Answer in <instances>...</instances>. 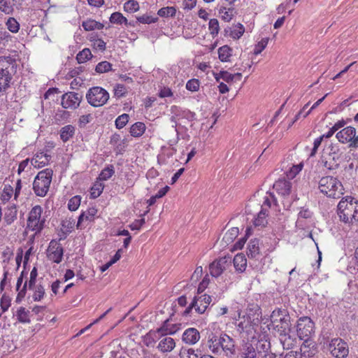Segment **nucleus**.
Masks as SVG:
<instances>
[{
  "instance_id": "nucleus-1",
  "label": "nucleus",
  "mask_w": 358,
  "mask_h": 358,
  "mask_svg": "<svg viewBox=\"0 0 358 358\" xmlns=\"http://www.w3.org/2000/svg\"><path fill=\"white\" fill-rule=\"evenodd\" d=\"M345 159V148L338 143L326 145L322 152L320 162L328 170L337 169Z\"/></svg>"
},
{
  "instance_id": "nucleus-2",
  "label": "nucleus",
  "mask_w": 358,
  "mask_h": 358,
  "mask_svg": "<svg viewBox=\"0 0 358 358\" xmlns=\"http://www.w3.org/2000/svg\"><path fill=\"white\" fill-rule=\"evenodd\" d=\"M340 220L345 223L357 221L358 201L351 196L343 198L337 206Z\"/></svg>"
},
{
  "instance_id": "nucleus-3",
  "label": "nucleus",
  "mask_w": 358,
  "mask_h": 358,
  "mask_svg": "<svg viewBox=\"0 0 358 358\" xmlns=\"http://www.w3.org/2000/svg\"><path fill=\"white\" fill-rule=\"evenodd\" d=\"M17 64L10 57H0V92L10 87V82L17 72Z\"/></svg>"
},
{
  "instance_id": "nucleus-4",
  "label": "nucleus",
  "mask_w": 358,
  "mask_h": 358,
  "mask_svg": "<svg viewBox=\"0 0 358 358\" xmlns=\"http://www.w3.org/2000/svg\"><path fill=\"white\" fill-rule=\"evenodd\" d=\"M271 325L275 336L292 331L290 316L285 309H275L271 315Z\"/></svg>"
},
{
  "instance_id": "nucleus-5",
  "label": "nucleus",
  "mask_w": 358,
  "mask_h": 358,
  "mask_svg": "<svg viewBox=\"0 0 358 358\" xmlns=\"http://www.w3.org/2000/svg\"><path fill=\"white\" fill-rule=\"evenodd\" d=\"M320 192L328 197L338 199L343 194L342 183L333 176L322 177L319 181Z\"/></svg>"
},
{
  "instance_id": "nucleus-6",
  "label": "nucleus",
  "mask_w": 358,
  "mask_h": 358,
  "mask_svg": "<svg viewBox=\"0 0 358 358\" xmlns=\"http://www.w3.org/2000/svg\"><path fill=\"white\" fill-rule=\"evenodd\" d=\"M52 171L46 169L40 171L33 182V189L38 196H45L49 189L52 181Z\"/></svg>"
},
{
  "instance_id": "nucleus-7",
  "label": "nucleus",
  "mask_w": 358,
  "mask_h": 358,
  "mask_svg": "<svg viewBox=\"0 0 358 358\" xmlns=\"http://www.w3.org/2000/svg\"><path fill=\"white\" fill-rule=\"evenodd\" d=\"M43 208L37 205L34 206L29 213L27 219V228L36 234L39 233L44 228L45 219L41 217Z\"/></svg>"
},
{
  "instance_id": "nucleus-8",
  "label": "nucleus",
  "mask_w": 358,
  "mask_h": 358,
  "mask_svg": "<svg viewBox=\"0 0 358 358\" xmlns=\"http://www.w3.org/2000/svg\"><path fill=\"white\" fill-rule=\"evenodd\" d=\"M86 99L91 106L99 107L106 103L109 99V94L101 87H93L87 91Z\"/></svg>"
},
{
  "instance_id": "nucleus-9",
  "label": "nucleus",
  "mask_w": 358,
  "mask_h": 358,
  "mask_svg": "<svg viewBox=\"0 0 358 358\" xmlns=\"http://www.w3.org/2000/svg\"><path fill=\"white\" fill-rule=\"evenodd\" d=\"M296 332L299 338L307 342L315 334V324L308 317H301L298 320Z\"/></svg>"
},
{
  "instance_id": "nucleus-10",
  "label": "nucleus",
  "mask_w": 358,
  "mask_h": 358,
  "mask_svg": "<svg viewBox=\"0 0 358 358\" xmlns=\"http://www.w3.org/2000/svg\"><path fill=\"white\" fill-rule=\"evenodd\" d=\"M336 137L341 143H349L350 148H358V135H356V129L353 127H345L336 134Z\"/></svg>"
},
{
  "instance_id": "nucleus-11",
  "label": "nucleus",
  "mask_w": 358,
  "mask_h": 358,
  "mask_svg": "<svg viewBox=\"0 0 358 358\" xmlns=\"http://www.w3.org/2000/svg\"><path fill=\"white\" fill-rule=\"evenodd\" d=\"M210 302L211 296L209 295L203 294L199 297L195 296L189 306L183 312L182 315L184 316L189 315L192 308H194L197 313L202 314L206 311Z\"/></svg>"
},
{
  "instance_id": "nucleus-12",
  "label": "nucleus",
  "mask_w": 358,
  "mask_h": 358,
  "mask_svg": "<svg viewBox=\"0 0 358 358\" xmlns=\"http://www.w3.org/2000/svg\"><path fill=\"white\" fill-rule=\"evenodd\" d=\"M328 349L331 355L336 358H345L349 353L348 343L339 338L332 339L329 344Z\"/></svg>"
},
{
  "instance_id": "nucleus-13",
  "label": "nucleus",
  "mask_w": 358,
  "mask_h": 358,
  "mask_svg": "<svg viewBox=\"0 0 358 358\" xmlns=\"http://www.w3.org/2000/svg\"><path fill=\"white\" fill-rule=\"evenodd\" d=\"M46 253L50 261L59 264L62 260L64 250L59 241L52 240L49 243Z\"/></svg>"
},
{
  "instance_id": "nucleus-14",
  "label": "nucleus",
  "mask_w": 358,
  "mask_h": 358,
  "mask_svg": "<svg viewBox=\"0 0 358 358\" xmlns=\"http://www.w3.org/2000/svg\"><path fill=\"white\" fill-rule=\"evenodd\" d=\"M83 99V96L74 92H69L62 96V106L66 109H76L78 108Z\"/></svg>"
},
{
  "instance_id": "nucleus-15",
  "label": "nucleus",
  "mask_w": 358,
  "mask_h": 358,
  "mask_svg": "<svg viewBox=\"0 0 358 358\" xmlns=\"http://www.w3.org/2000/svg\"><path fill=\"white\" fill-rule=\"evenodd\" d=\"M200 338V332L193 327L187 329L182 335V341L188 345L196 344Z\"/></svg>"
},
{
  "instance_id": "nucleus-16",
  "label": "nucleus",
  "mask_w": 358,
  "mask_h": 358,
  "mask_svg": "<svg viewBox=\"0 0 358 358\" xmlns=\"http://www.w3.org/2000/svg\"><path fill=\"white\" fill-rule=\"evenodd\" d=\"M221 352H224L226 355L229 356L235 353L234 341L226 334H221Z\"/></svg>"
},
{
  "instance_id": "nucleus-17",
  "label": "nucleus",
  "mask_w": 358,
  "mask_h": 358,
  "mask_svg": "<svg viewBox=\"0 0 358 358\" xmlns=\"http://www.w3.org/2000/svg\"><path fill=\"white\" fill-rule=\"evenodd\" d=\"M159 340V341L157 348L158 350L163 353L170 352L176 347V342L171 337L167 336H160Z\"/></svg>"
},
{
  "instance_id": "nucleus-18",
  "label": "nucleus",
  "mask_w": 358,
  "mask_h": 358,
  "mask_svg": "<svg viewBox=\"0 0 358 358\" xmlns=\"http://www.w3.org/2000/svg\"><path fill=\"white\" fill-rule=\"evenodd\" d=\"M226 257L220 258L214 261L209 266L210 273L212 276L219 277L226 268Z\"/></svg>"
},
{
  "instance_id": "nucleus-19",
  "label": "nucleus",
  "mask_w": 358,
  "mask_h": 358,
  "mask_svg": "<svg viewBox=\"0 0 358 358\" xmlns=\"http://www.w3.org/2000/svg\"><path fill=\"white\" fill-rule=\"evenodd\" d=\"M273 189L282 196H287L292 192V182L285 179H279L273 184Z\"/></svg>"
},
{
  "instance_id": "nucleus-20",
  "label": "nucleus",
  "mask_w": 358,
  "mask_h": 358,
  "mask_svg": "<svg viewBox=\"0 0 358 358\" xmlns=\"http://www.w3.org/2000/svg\"><path fill=\"white\" fill-rule=\"evenodd\" d=\"M50 159L51 156L50 155L41 152L34 155L31 160V163L34 167L40 169L47 165Z\"/></svg>"
},
{
  "instance_id": "nucleus-21",
  "label": "nucleus",
  "mask_w": 358,
  "mask_h": 358,
  "mask_svg": "<svg viewBox=\"0 0 358 358\" xmlns=\"http://www.w3.org/2000/svg\"><path fill=\"white\" fill-rule=\"evenodd\" d=\"M278 337L284 350L292 349L296 345V338L294 335L291 334V331L282 334Z\"/></svg>"
},
{
  "instance_id": "nucleus-22",
  "label": "nucleus",
  "mask_w": 358,
  "mask_h": 358,
  "mask_svg": "<svg viewBox=\"0 0 358 358\" xmlns=\"http://www.w3.org/2000/svg\"><path fill=\"white\" fill-rule=\"evenodd\" d=\"M221 335L217 336L211 334L208 336V346L211 352L214 354L221 353Z\"/></svg>"
},
{
  "instance_id": "nucleus-23",
  "label": "nucleus",
  "mask_w": 358,
  "mask_h": 358,
  "mask_svg": "<svg viewBox=\"0 0 358 358\" xmlns=\"http://www.w3.org/2000/svg\"><path fill=\"white\" fill-rule=\"evenodd\" d=\"M97 213L95 208H90L87 211L83 212L78 217L77 228H82V223L84 220L92 221Z\"/></svg>"
},
{
  "instance_id": "nucleus-24",
  "label": "nucleus",
  "mask_w": 358,
  "mask_h": 358,
  "mask_svg": "<svg viewBox=\"0 0 358 358\" xmlns=\"http://www.w3.org/2000/svg\"><path fill=\"white\" fill-rule=\"evenodd\" d=\"M76 129L71 124L66 125L60 129V138L63 142H67L69 139L73 138L75 134Z\"/></svg>"
},
{
  "instance_id": "nucleus-25",
  "label": "nucleus",
  "mask_w": 358,
  "mask_h": 358,
  "mask_svg": "<svg viewBox=\"0 0 358 358\" xmlns=\"http://www.w3.org/2000/svg\"><path fill=\"white\" fill-rule=\"evenodd\" d=\"M247 255L250 258H256L259 255V240L253 239L249 242Z\"/></svg>"
},
{
  "instance_id": "nucleus-26",
  "label": "nucleus",
  "mask_w": 358,
  "mask_h": 358,
  "mask_svg": "<svg viewBox=\"0 0 358 358\" xmlns=\"http://www.w3.org/2000/svg\"><path fill=\"white\" fill-rule=\"evenodd\" d=\"M23 275L24 272L22 271L20 275V277L17 278V285H16V289L18 292L17 296V301H20L25 296L27 287V282L26 281L22 287V289H20V286L23 282Z\"/></svg>"
},
{
  "instance_id": "nucleus-27",
  "label": "nucleus",
  "mask_w": 358,
  "mask_h": 358,
  "mask_svg": "<svg viewBox=\"0 0 358 358\" xmlns=\"http://www.w3.org/2000/svg\"><path fill=\"white\" fill-rule=\"evenodd\" d=\"M234 265L235 268L243 272L245 270L247 266V260L243 254H238L234 258Z\"/></svg>"
},
{
  "instance_id": "nucleus-28",
  "label": "nucleus",
  "mask_w": 358,
  "mask_h": 358,
  "mask_svg": "<svg viewBox=\"0 0 358 358\" xmlns=\"http://www.w3.org/2000/svg\"><path fill=\"white\" fill-rule=\"evenodd\" d=\"M17 218V210L15 206L8 207L4 213L3 220L6 224H11Z\"/></svg>"
},
{
  "instance_id": "nucleus-29",
  "label": "nucleus",
  "mask_w": 358,
  "mask_h": 358,
  "mask_svg": "<svg viewBox=\"0 0 358 358\" xmlns=\"http://www.w3.org/2000/svg\"><path fill=\"white\" fill-rule=\"evenodd\" d=\"M145 125L141 122H137L130 127V134L134 137L141 136L145 131Z\"/></svg>"
},
{
  "instance_id": "nucleus-30",
  "label": "nucleus",
  "mask_w": 358,
  "mask_h": 358,
  "mask_svg": "<svg viewBox=\"0 0 358 358\" xmlns=\"http://www.w3.org/2000/svg\"><path fill=\"white\" fill-rule=\"evenodd\" d=\"M82 26L85 31H92L94 29H102L103 24L94 20H87L83 22Z\"/></svg>"
},
{
  "instance_id": "nucleus-31",
  "label": "nucleus",
  "mask_w": 358,
  "mask_h": 358,
  "mask_svg": "<svg viewBox=\"0 0 358 358\" xmlns=\"http://www.w3.org/2000/svg\"><path fill=\"white\" fill-rule=\"evenodd\" d=\"M238 317L241 321L237 324L238 331L243 332L247 331L251 326V318L249 315H243L241 317V314L238 313Z\"/></svg>"
},
{
  "instance_id": "nucleus-32",
  "label": "nucleus",
  "mask_w": 358,
  "mask_h": 358,
  "mask_svg": "<svg viewBox=\"0 0 358 358\" xmlns=\"http://www.w3.org/2000/svg\"><path fill=\"white\" fill-rule=\"evenodd\" d=\"M235 10L232 8H227L226 7L222 6L219 10V14L222 20L225 22H229L233 18L235 14Z\"/></svg>"
},
{
  "instance_id": "nucleus-33",
  "label": "nucleus",
  "mask_w": 358,
  "mask_h": 358,
  "mask_svg": "<svg viewBox=\"0 0 358 358\" xmlns=\"http://www.w3.org/2000/svg\"><path fill=\"white\" fill-rule=\"evenodd\" d=\"M265 208L261 209V210L258 213L257 217L254 220V225L255 227H263L266 226L267 224L266 220V214Z\"/></svg>"
},
{
  "instance_id": "nucleus-34",
  "label": "nucleus",
  "mask_w": 358,
  "mask_h": 358,
  "mask_svg": "<svg viewBox=\"0 0 358 358\" xmlns=\"http://www.w3.org/2000/svg\"><path fill=\"white\" fill-rule=\"evenodd\" d=\"M31 290L33 291L32 299L34 301H40L45 294L44 287L40 284L33 287Z\"/></svg>"
},
{
  "instance_id": "nucleus-35",
  "label": "nucleus",
  "mask_w": 358,
  "mask_h": 358,
  "mask_svg": "<svg viewBox=\"0 0 358 358\" xmlns=\"http://www.w3.org/2000/svg\"><path fill=\"white\" fill-rule=\"evenodd\" d=\"M16 317L17 320L21 323H29V311L26 310L24 307H20L16 312Z\"/></svg>"
},
{
  "instance_id": "nucleus-36",
  "label": "nucleus",
  "mask_w": 358,
  "mask_h": 358,
  "mask_svg": "<svg viewBox=\"0 0 358 358\" xmlns=\"http://www.w3.org/2000/svg\"><path fill=\"white\" fill-rule=\"evenodd\" d=\"M232 50L227 45H224L218 49L219 59L222 62L228 61L229 58L231 56Z\"/></svg>"
},
{
  "instance_id": "nucleus-37",
  "label": "nucleus",
  "mask_w": 358,
  "mask_h": 358,
  "mask_svg": "<svg viewBox=\"0 0 358 358\" xmlns=\"http://www.w3.org/2000/svg\"><path fill=\"white\" fill-rule=\"evenodd\" d=\"M161 334L157 333V331H149L144 337V343L147 346H151L160 337Z\"/></svg>"
},
{
  "instance_id": "nucleus-38",
  "label": "nucleus",
  "mask_w": 358,
  "mask_h": 358,
  "mask_svg": "<svg viewBox=\"0 0 358 358\" xmlns=\"http://www.w3.org/2000/svg\"><path fill=\"white\" fill-rule=\"evenodd\" d=\"M243 358H255L257 352L255 348L250 343H246L243 348Z\"/></svg>"
},
{
  "instance_id": "nucleus-39",
  "label": "nucleus",
  "mask_w": 358,
  "mask_h": 358,
  "mask_svg": "<svg viewBox=\"0 0 358 358\" xmlns=\"http://www.w3.org/2000/svg\"><path fill=\"white\" fill-rule=\"evenodd\" d=\"M110 22L113 24H127L128 22L125 17L123 16V15L119 12H115L112 13V15L110 17Z\"/></svg>"
},
{
  "instance_id": "nucleus-40",
  "label": "nucleus",
  "mask_w": 358,
  "mask_h": 358,
  "mask_svg": "<svg viewBox=\"0 0 358 358\" xmlns=\"http://www.w3.org/2000/svg\"><path fill=\"white\" fill-rule=\"evenodd\" d=\"M176 13V9L173 6H167L160 8L157 15L162 17H173Z\"/></svg>"
},
{
  "instance_id": "nucleus-41",
  "label": "nucleus",
  "mask_w": 358,
  "mask_h": 358,
  "mask_svg": "<svg viewBox=\"0 0 358 358\" xmlns=\"http://www.w3.org/2000/svg\"><path fill=\"white\" fill-rule=\"evenodd\" d=\"M275 201L276 199L274 194L271 192H267L264 197V201L261 206V209L265 208V211H266L267 208L271 207L272 203L275 204Z\"/></svg>"
},
{
  "instance_id": "nucleus-42",
  "label": "nucleus",
  "mask_w": 358,
  "mask_h": 358,
  "mask_svg": "<svg viewBox=\"0 0 358 358\" xmlns=\"http://www.w3.org/2000/svg\"><path fill=\"white\" fill-rule=\"evenodd\" d=\"M115 173L113 165L108 166L103 169L99 176V180H107Z\"/></svg>"
},
{
  "instance_id": "nucleus-43",
  "label": "nucleus",
  "mask_w": 358,
  "mask_h": 358,
  "mask_svg": "<svg viewBox=\"0 0 358 358\" xmlns=\"http://www.w3.org/2000/svg\"><path fill=\"white\" fill-rule=\"evenodd\" d=\"M103 188L104 185L101 182L96 181L91 188V198L96 199L98 196H99L100 194L102 193Z\"/></svg>"
},
{
  "instance_id": "nucleus-44",
  "label": "nucleus",
  "mask_w": 358,
  "mask_h": 358,
  "mask_svg": "<svg viewBox=\"0 0 358 358\" xmlns=\"http://www.w3.org/2000/svg\"><path fill=\"white\" fill-rule=\"evenodd\" d=\"M91 57L92 53L90 50L89 48H85L82 51L79 52L76 56V59L79 64H81L85 62Z\"/></svg>"
},
{
  "instance_id": "nucleus-45",
  "label": "nucleus",
  "mask_w": 358,
  "mask_h": 358,
  "mask_svg": "<svg viewBox=\"0 0 358 358\" xmlns=\"http://www.w3.org/2000/svg\"><path fill=\"white\" fill-rule=\"evenodd\" d=\"M139 8L138 3L135 0H129L124 5V10L129 13L136 12Z\"/></svg>"
},
{
  "instance_id": "nucleus-46",
  "label": "nucleus",
  "mask_w": 358,
  "mask_h": 358,
  "mask_svg": "<svg viewBox=\"0 0 358 358\" xmlns=\"http://www.w3.org/2000/svg\"><path fill=\"white\" fill-rule=\"evenodd\" d=\"M136 20L138 22L142 24H151L157 22L158 21V17L156 16L150 15L146 13L141 16L137 17Z\"/></svg>"
},
{
  "instance_id": "nucleus-47",
  "label": "nucleus",
  "mask_w": 358,
  "mask_h": 358,
  "mask_svg": "<svg viewBox=\"0 0 358 358\" xmlns=\"http://www.w3.org/2000/svg\"><path fill=\"white\" fill-rule=\"evenodd\" d=\"M111 67L112 64L110 62L103 61L96 66L95 71L99 73H106L111 70Z\"/></svg>"
},
{
  "instance_id": "nucleus-48",
  "label": "nucleus",
  "mask_w": 358,
  "mask_h": 358,
  "mask_svg": "<svg viewBox=\"0 0 358 358\" xmlns=\"http://www.w3.org/2000/svg\"><path fill=\"white\" fill-rule=\"evenodd\" d=\"M238 228L232 227L229 230H228L223 237V240L227 242H231L233 240L238 236Z\"/></svg>"
},
{
  "instance_id": "nucleus-49",
  "label": "nucleus",
  "mask_w": 358,
  "mask_h": 358,
  "mask_svg": "<svg viewBox=\"0 0 358 358\" xmlns=\"http://www.w3.org/2000/svg\"><path fill=\"white\" fill-rule=\"evenodd\" d=\"M6 26L8 29L13 33H17L20 29V24L14 17L8 19Z\"/></svg>"
},
{
  "instance_id": "nucleus-50",
  "label": "nucleus",
  "mask_w": 358,
  "mask_h": 358,
  "mask_svg": "<svg viewBox=\"0 0 358 358\" xmlns=\"http://www.w3.org/2000/svg\"><path fill=\"white\" fill-rule=\"evenodd\" d=\"M81 197L75 196L72 197L68 203V208L71 211L76 210L80 205Z\"/></svg>"
},
{
  "instance_id": "nucleus-51",
  "label": "nucleus",
  "mask_w": 358,
  "mask_h": 358,
  "mask_svg": "<svg viewBox=\"0 0 358 358\" xmlns=\"http://www.w3.org/2000/svg\"><path fill=\"white\" fill-rule=\"evenodd\" d=\"M129 116L128 114L124 113L117 117L115 120V126L117 129L123 128L129 121Z\"/></svg>"
},
{
  "instance_id": "nucleus-52",
  "label": "nucleus",
  "mask_w": 358,
  "mask_h": 358,
  "mask_svg": "<svg viewBox=\"0 0 358 358\" xmlns=\"http://www.w3.org/2000/svg\"><path fill=\"white\" fill-rule=\"evenodd\" d=\"M0 10L7 15L12 13L13 8L9 0H0Z\"/></svg>"
},
{
  "instance_id": "nucleus-53",
  "label": "nucleus",
  "mask_w": 358,
  "mask_h": 358,
  "mask_svg": "<svg viewBox=\"0 0 358 358\" xmlns=\"http://www.w3.org/2000/svg\"><path fill=\"white\" fill-rule=\"evenodd\" d=\"M303 166V163L293 165L287 173V177L289 178H294L302 170Z\"/></svg>"
},
{
  "instance_id": "nucleus-54",
  "label": "nucleus",
  "mask_w": 358,
  "mask_h": 358,
  "mask_svg": "<svg viewBox=\"0 0 358 358\" xmlns=\"http://www.w3.org/2000/svg\"><path fill=\"white\" fill-rule=\"evenodd\" d=\"M268 42V38H262L256 45L254 49V54L257 55L260 54L266 47Z\"/></svg>"
},
{
  "instance_id": "nucleus-55",
  "label": "nucleus",
  "mask_w": 358,
  "mask_h": 358,
  "mask_svg": "<svg viewBox=\"0 0 358 358\" xmlns=\"http://www.w3.org/2000/svg\"><path fill=\"white\" fill-rule=\"evenodd\" d=\"M215 78L217 82H219L220 79L224 80L227 83L232 82V76L231 73H229L227 71H220V73L215 75Z\"/></svg>"
},
{
  "instance_id": "nucleus-56",
  "label": "nucleus",
  "mask_w": 358,
  "mask_h": 358,
  "mask_svg": "<svg viewBox=\"0 0 358 358\" xmlns=\"http://www.w3.org/2000/svg\"><path fill=\"white\" fill-rule=\"evenodd\" d=\"M208 28L212 35H217L220 29L218 20L217 19H210L208 23Z\"/></svg>"
},
{
  "instance_id": "nucleus-57",
  "label": "nucleus",
  "mask_w": 358,
  "mask_h": 358,
  "mask_svg": "<svg viewBox=\"0 0 358 358\" xmlns=\"http://www.w3.org/2000/svg\"><path fill=\"white\" fill-rule=\"evenodd\" d=\"M186 88L191 92H197L199 89V81L197 79H191L187 81Z\"/></svg>"
},
{
  "instance_id": "nucleus-58",
  "label": "nucleus",
  "mask_w": 358,
  "mask_h": 358,
  "mask_svg": "<svg viewBox=\"0 0 358 358\" xmlns=\"http://www.w3.org/2000/svg\"><path fill=\"white\" fill-rule=\"evenodd\" d=\"M38 273L37 269L34 267L29 275V280L28 282V287L29 289H32L33 287L36 286V277H37Z\"/></svg>"
},
{
  "instance_id": "nucleus-59",
  "label": "nucleus",
  "mask_w": 358,
  "mask_h": 358,
  "mask_svg": "<svg viewBox=\"0 0 358 358\" xmlns=\"http://www.w3.org/2000/svg\"><path fill=\"white\" fill-rule=\"evenodd\" d=\"M244 31L245 29L243 26L241 24H238V26L231 31V35L234 38H239L243 36Z\"/></svg>"
},
{
  "instance_id": "nucleus-60",
  "label": "nucleus",
  "mask_w": 358,
  "mask_h": 358,
  "mask_svg": "<svg viewBox=\"0 0 358 358\" xmlns=\"http://www.w3.org/2000/svg\"><path fill=\"white\" fill-rule=\"evenodd\" d=\"M127 90L123 85L117 84L114 89V95L117 98H120L124 96Z\"/></svg>"
},
{
  "instance_id": "nucleus-61",
  "label": "nucleus",
  "mask_w": 358,
  "mask_h": 358,
  "mask_svg": "<svg viewBox=\"0 0 358 358\" xmlns=\"http://www.w3.org/2000/svg\"><path fill=\"white\" fill-rule=\"evenodd\" d=\"M169 320H166L162 325L158 328L156 331L157 333L161 334V336H167L168 329L170 327Z\"/></svg>"
},
{
  "instance_id": "nucleus-62",
  "label": "nucleus",
  "mask_w": 358,
  "mask_h": 358,
  "mask_svg": "<svg viewBox=\"0 0 358 358\" xmlns=\"http://www.w3.org/2000/svg\"><path fill=\"white\" fill-rule=\"evenodd\" d=\"M13 192V187L11 186H6L3 190V193L1 194V199L3 201H8L12 196Z\"/></svg>"
},
{
  "instance_id": "nucleus-63",
  "label": "nucleus",
  "mask_w": 358,
  "mask_h": 358,
  "mask_svg": "<svg viewBox=\"0 0 358 358\" xmlns=\"http://www.w3.org/2000/svg\"><path fill=\"white\" fill-rule=\"evenodd\" d=\"M203 274V268L201 266H197L191 276V281L196 282Z\"/></svg>"
},
{
  "instance_id": "nucleus-64",
  "label": "nucleus",
  "mask_w": 358,
  "mask_h": 358,
  "mask_svg": "<svg viewBox=\"0 0 358 358\" xmlns=\"http://www.w3.org/2000/svg\"><path fill=\"white\" fill-rule=\"evenodd\" d=\"M181 357L182 358H199L198 355L192 348L188 349L187 350L182 352Z\"/></svg>"
}]
</instances>
